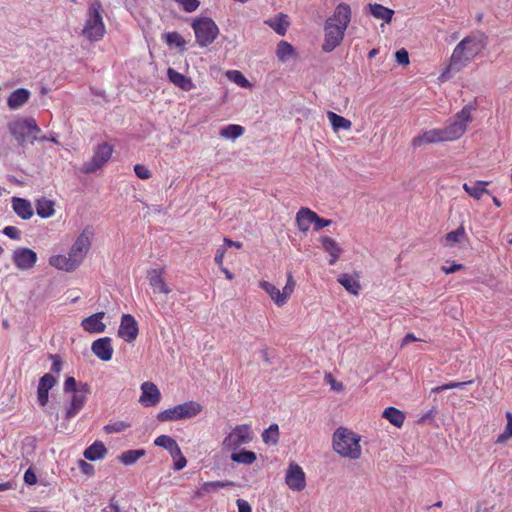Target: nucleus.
<instances>
[{
    "label": "nucleus",
    "instance_id": "obj_16",
    "mask_svg": "<svg viewBox=\"0 0 512 512\" xmlns=\"http://www.w3.org/2000/svg\"><path fill=\"white\" fill-rule=\"evenodd\" d=\"M164 274V268L151 269L147 273L149 285L152 287V290L155 294L161 293L168 295L172 291V289L169 287V285L164 279Z\"/></svg>",
    "mask_w": 512,
    "mask_h": 512
},
{
    "label": "nucleus",
    "instance_id": "obj_64",
    "mask_svg": "<svg viewBox=\"0 0 512 512\" xmlns=\"http://www.w3.org/2000/svg\"><path fill=\"white\" fill-rule=\"evenodd\" d=\"M415 341H418V338H416L413 333H408L402 339L401 347H404V346L408 345L410 342H415Z\"/></svg>",
    "mask_w": 512,
    "mask_h": 512
},
{
    "label": "nucleus",
    "instance_id": "obj_10",
    "mask_svg": "<svg viewBox=\"0 0 512 512\" xmlns=\"http://www.w3.org/2000/svg\"><path fill=\"white\" fill-rule=\"evenodd\" d=\"M259 286L270 296L271 300L275 303L276 306L282 307L287 303L293 294L296 287V282L292 273L289 272L287 274V281L282 292H280V290L274 284L265 280L260 281Z\"/></svg>",
    "mask_w": 512,
    "mask_h": 512
},
{
    "label": "nucleus",
    "instance_id": "obj_2",
    "mask_svg": "<svg viewBox=\"0 0 512 512\" xmlns=\"http://www.w3.org/2000/svg\"><path fill=\"white\" fill-rule=\"evenodd\" d=\"M93 231L85 227L71 245L67 255L56 254L49 257L51 267L67 273L74 272L84 262L92 245Z\"/></svg>",
    "mask_w": 512,
    "mask_h": 512
},
{
    "label": "nucleus",
    "instance_id": "obj_50",
    "mask_svg": "<svg viewBox=\"0 0 512 512\" xmlns=\"http://www.w3.org/2000/svg\"><path fill=\"white\" fill-rule=\"evenodd\" d=\"M184 11L194 12L198 9L200 2L198 0H180L177 2Z\"/></svg>",
    "mask_w": 512,
    "mask_h": 512
},
{
    "label": "nucleus",
    "instance_id": "obj_36",
    "mask_svg": "<svg viewBox=\"0 0 512 512\" xmlns=\"http://www.w3.org/2000/svg\"><path fill=\"white\" fill-rule=\"evenodd\" d=\"M146 455V451L144 449H131L124 451L118 457L119 461L125 466H130L135 464L140 458Z\"/></svg>",
    "mask_w": 512,
    "mask_h": 512
},
{
    "label": "nucleus",
    "instance_id": "obj_47",
    "mask_svg": "<svg viewBox=\"0 0 512 512\" xmlns=\"http://www.w3.org/2000/svg\"><path fill=\"white\" fill-rule=\"evenodd\" d=\"M229 78L234 81L240 87L246 88L250 86L249 81L246 77L238 70H232L228 72Z\"/></svg>",
    "mask_w": 512,
    "mask_h": 512
},
{
    "label": "nucleus",
    "instance_id": "obj_57",
    "mask_svg": "<svg viewBox=\"0 0 512 512\" xmlns=\"http://www.w3.org/2000/svg\"><path fill=\"white\" fill-rule=\"evenodd\" d=\"M225 252H226V248H225V247H223V246L219 247V248L216 250V254H215L214 260H215V263H216L219 267H222V266H223V260H224Z\"/></svg>",
    "mask_w": 512,
    "mask_h": 512
},
{
    "label": "nucleus",
    "instance_id": "obj_19",
    "mask_svg": "<svg viewBox=\"0 0 512 512\" xmlns=\"http://www.w3.org/2000/svg\"><path fill=\"white\" fill-rule=\"evenodd\" d=\"M56 382V378L50 373H46L40 378L37 387V402L40 406L45 407L47 405L49 390L55 386Z\"/></svg>",
    "mask_w": 512,
    "mask_h": 512
},
{
    "label": "nucleus",
    "instance_id": "obj_15",
    "mask_svg": "<svg viewBox=\"0 0 512 512\" xmlns=\"http://www.w3.org/2000/svg\"><path fill=\"white\" fill-rule=\"evenodd\" d=\"M138 332V323L134 316L131 314H123L118 329L119 337H121L124 341L131 343L136 340Z\"/></svg>",
    "mask_w": 512,
    "mask_h": 512
},
{
    "label": "nucleus",
    "instance_id": "obj_52",
    "mask_svg": "<svg viewBox=\"0 0 512 512\" xmlns=\"http://www.w3.org/2000/svg\"><path fill=\"white\" fill-rule=\"evenodd\" d=\"M325 380L327 381L328 384H330L331 389L334 391L340 392L344 389V385L341 382L337 381L335 378H333L331 374H327L325 376Z\"/></svg>",
    "mask_w": 512,
    "mask_h": 512
},
{
    "label": "nucleus",
    "instance_id": "obj_60",
    "mask_svg": "<svg viewBox=\"0 0 512 512\" xmlns=\"http://www.w3.org/2000/svg\"><path fill=\"white\" fill-rule=\"evenodd\" d=\"M463 265L462 264H456L454 263L453 265L451 266H442L441 267V270L445 273V274H451V273H455L461 269H463Z\"/></svg>",
    "mask_w": 512,
    "mask_h": 512
},
{
    "label": "nucleus",
    "instance_id": "obj_7",
    "mask_svg": "<svg viewBox=\"0 0 512 512\" xmlns=\"http://www.w3.org/2000/svg\"><path fill=\"white\" fill-rule=\"evenodd\" d=\"M191 27L195 34L196 43L200 47L211 45L219 35V28L210 17H196Z\"/></svg>",
    "mask_w": 512,
    "mask_h": 512
},
{
    "label": "nucleus",
    "instance_id": "obj_26",
    "mask_svg": "<svg viewBox=\"0 0 512 512\" xmlns=\"http://www.w3.org/2000/svg\"><path fill=\"white\" fill-rule=\"evenodd\" d=\"M315 212L307 207H301L296 213V225L298 229L306 233L310 229V225L314 224Z\"/></svg>",
    "mask_w": 512,
    "mask_h": 512
},
{
    "label": "nucleus",
    "instance_id": "obj_45",
    "mask_svg": "<svg viewBox=\"0 0 512 512\" xmlns=\"http://www.w3.org/2000/svg\"><path fill=\"white\" fill-rule=\"evenodd\" d=\"M175 444H178L175 439L168 435H160L154 440V445L164 448L168 452L173 450Z\"/></svg>",
    "mask_w": 512,
    "mask_h": 512
},
{
    "label": "nucleus",
    "instance_id": "obj_5",
    "mask_svg": "<svg viewBox=\"0 0 512 512\" xmlns=\"http://www.w3.org/2000/svg\"><path fill=\"white\" fill-rule=\"evenodd\" d=\"M471 105H465L455 116V120L443 128H436L439 143L455 141L461 138L467 130L469 123L472 122Z\"/></svg>",
    "mask_w": 512,
    "mask_h": 512
},
{
    "label": "nucleus",
    "instance_id": "obj_62",
    "mask_svg": "<svg viewBox=\"0 0 512 512\" xmlns=\"http://www.w3.org/2000/svg\"><path fill=\"white\" fill-rule=\"evenodd\" d=\"M174 460V469L177 471L182 470L187 464V460L183 455Z\"/></svg>",
    "mask_w": 512,
    "mask_h": 512
},
{
    "label": "nucleus",
    "instance_id": "obj_33",
    "mask_svg": "<svg viewBox=\"0 0 512 512\" xmlns=\"http://www.w3.org/2000/svg\"><path fill=\"white\" fill-rule=\"evenodd\" d=\"M338 282L351 294L358 295L361 290L360 282L357 277L348 273H343L339 276Z\"/></svg>",
    "mask_w": 512,
    "mask_h": 512
},
{
    "label": "nucleus",
    "instance_id": "obj_40",
    "mask_svg": "<svg viewBox=\"0 0 512 512\" xmlns=\"http://www.w3.org/2000/svg\"><path fill=\"white\" fill-rule=\"evenodd\" d=\"M164 38H165V42L168 46H175V47L179 48L180 51L186 50V41L181 36L180 33L176 32V31L168 32L164 35Z\"/></svg>",
    "mask_w": 512,
    "mask_h": 512
},
{
    "label": "nucleus",
    "instance_id": "obj_63",
    "mask_svg": "<svg viewBox=\"0 0 512 512\" xmlns=\"http://www.w3.org/2000/svg\"><path fill=\"white\" fill-rule=\"evenodd\" d=\"M24 481L29 484L33 485L36 483V476L31 470H27L24 474Z\"/></svg>",
    "mask_w": 512,
    "mask_h": 512
},
{
    "label": "nucleus",
    "instance_id": "obj_49",
    "mask_svg": "<svg viewBox=\"0 0 512 512\" xmlns=\"http://www.w3.org/2000/svg\"><path fill=\"white\" fill-rule=\"evenodd\" d=\"M134 172L136 176L142 180H147L152 175L151 171L145 165L142 164H136L134 166Z\"/></svg>",
    "mask_w": 512,
    "mask_h": 512
},
{
    "label": "nucleus",
    "instance_id": "obj_58",
    "mask_svg": "<svg viewBox=\"0 0 512 512\" xmlns=\"http://www.w3.org/2000/svg\"><path fill=\"white\" fill-rule=\"evenodd\" d=\"M78 466L79 468L81 469V471L84 473V474H87V475H90L93 473L94 471V468L91 464L87 463L86 461L84 460H79L78 461Z\"/></svg>",
    "mask_w": 512,
    "mask_h": 512
},
{
    "label": "nucleus",
    "instance_id": "obj_34",
    "mask_svg": "<svg viewBox=\"0 0 512 512\" xmlns=\"http://www.w3.org/2000/svg\"><path fill=\"white\" fill-rule=\"evenodd\" d=\"M370 13L377 19H382L386 23H390L392 21L394 11L390 8H387L381 4L374 3L368 5Z\"/></svg>",
    "mask_w": 512,
    "mask_h": 512
},
{
    "label": "nucleus",
    "instance_id": "obj_56",
    "mask_svg": "<svg viewBox=\"0 0 512 512\" xmlns=\"http://www.w3.org/2000/svg\"><path fill=\"white\" fill-rule=\"evenodd\" d=\"M52 360L51 371L54 373H59L62 369V361L58 355H50Z\"/></svg>",
    "mask_w": 512,
    "mask_h": 512
},
{
    "label": "nucleus",
    "instance_id": "obj_44",
    "mask_svg": "<svg viewBox=\"0 0 512 512\" xmlns=\"http://www.w3.org/2000/svg\"><path fill=\"white\" fill-rule=\"evenodd\" d=\"M507 424L505 430L497 437L496 443L503 444L512 437V413L506 412Z\"/></svg>",
    "mask_w": 512,
    "mask_h": 512
},
{
    "label": "nucleus",
    "instance_id": "obj_43",
    "mask_svg": "<svg viewBox=\"0 0 512 512\" xmlns=\"http://www.w3.org/2000/svg\"><path fill=\"white\" fill-rule=\"evenodd\" d=\"M294 52V47L286 41H280L277 45L276 55L278 59L282 62L286 61L289 57H291L294 54Z\"/></svg>",
    "mask_w": 512,
    "mask_h": 512
},
{
    "label": "nucleus",
    "instance_id": "obj_29",
    "mask_svg": "<svg viewBox=\"0 0 512 512\" xmlns=\"http://www.w3.org/2000/svg\"><path fill=\"white\" fill-rule=\"evenodd\" d=\"M490 183V181L478 180L475 181L473 185L464 183L462 187L469 196L476 200H479L484 194H490V191L486 189V186L489 185Z\"/></svg>",
    "mask_w": 512,
    "mask_h": 512
},
{
    "label": "nucleus",
    "instance_id": "obj_12",
    "mask_svg": "<svg viewBox=\"0 0 512 512\" xmlns=\"http://www.w3.org/2000/svg\"><path fill=\"white\" fill-rule=\"evenodd\" d=\"M113 153V147L108 143L99 144L95 151L91 161L86 162L82 166V172L86 174H92L97 170L101 169L105 163L109 161Z\"/></svg>",
    "mask_w": 512,
    "mask_h": 512
},
{
    "label": "nucleus",
    "instance_id": "obj_53",
    "mask_svg": "<svg viewBox=\"0 0 512 512\" xmlns=\"http://www.w3.org/2000/svg\"><path fill=\"white\" fill-rule=\"evenodd\" d=\"M332 221L328 219H324L318 216V214L315 212L314 216V230L318 231L324 227H327L331 225Z\"/></svg>",
    "mask_w": 512,
    "mask_h": 512
},
{
    "label": "nucleus",
    "instance_id": "obj_17",
    "mask_svg": "<svg viewBox=\"0 0 512 512\" xmlns=\"http://www.w3.org/2000/svg\"><path fill=\"white\" fill-rule=\"evenodd\" d=\"M161 399V393L156 384L146 381L141 385L139 402L145 407L156 406Z\"/></svg>",
    "mask_w": 512,
    "mask_h": 512
},
{
    "label": "nucleus",
    "instance_id": "obj_51",
    "mask_svg": "<svg viewBox=\"0 0 512 512\" xmlns=\"http://www.w3.org/2000/svg\"><path fill=\"white\" fill-rule=\"evenodd\" d=\"M396 61L400 65H408L409 64V54L406 49L402 48L395 53Z\"/></svg>",
    "mask_w": 512,
    "mask_h": 512
},
{
    "label": "nucleus",
    "instance_id": "obj_4",
    "mask_svg": "<svg viewBox=\"0 0 512 512\" xmlns=\"http://www.w3.org/2000/svg\"><path fill=\"white\" fill-rule=\"evenodd\" d=\"M333 449L343 458L357 460L361 457L362 449L360 436L352 430L339 427L333 434Z\"/></svg>",
    "mask_w": 512,
    "mask_h": 512
},
{
    "label": "nucleus",
    "instance_id": "obj_27",
    "mask_svg": "<svg viewBox=\"0 0 512 512\" xmlns=\"http://www.w3.org/2000/svg\"><path fill=\"white\" fill-rule=\"evenodd\" d=\"M232 481H209L201 485V487L194 493V498H202L203 496L217 492L221 488L233 486Z\"/></svg>",
    "mask_w": 512,
    "mask_h": 512
},
{
    "label": "nucleus",
    "instance_id": "obj_25",
    "mask_svg": "<svg viewBox=\"0 0 512 512\" xmlns=\"http://www.w3.org/2000/svg\"><path fill=\"white\" fill-rule=\"evenodd\" d=\"M167 77L171 83L183 91H190L195 87L191 78L186 77L184 74L177 72L173 68L167 69Z\"/></svg>",
    "mask_w": 512,
    "mask_h": 512
},
{
    "label": "nucleus",
    "instance_id": "obj_22",
    "mask_svg": "<svg viewBox=\"0 0 512 512\" xmlns=\"http://www.w3.org/2000/svg\"><path fill=\"white\" fill-rule=\"evenodd\" d=\"M319 242L324 252L329 254V264L334 265L339 260L343 250L336 240L329 236H321Z\"/></svg>",
    "mask_w": 512,
    "mask_h": 512
},
{
    "label": "nucleus",
    "instance_id": "obj_23",
    "mask_svg": "<svg viewBox=\"0 0 512 512\" xmlns=\"http://www.w3.org/2000/svg\"><path fill=\"white\" fill-rule=\"evenodd\" d=\"M468 236L463 225H460L456 230L448 232L441 240V244L447 248H454L462 242H468Z\"/></svg>",
    "mask_w": 512,
    "mask_h": 512
},
{
    "label": "nucleus",
    "instance_id": "obj_46",
    "mask_svg": "<svg viewBox=\"0 0 512 512\" xmlns=\"http://www.w3.org/2000/svg\"><path fill=\"white\" fill-rule=\"evenodd\" d=\"M131 424L125 421H116L113 423H109L104 426V431L107 434L120 433L130 428Z\"/></svg>",
    "mask_w": 512,
    "mask_h": 512
},
{
    "label": "nucleus",
    "instance_id": "obj_30",
    "mask_svg": "<svg viewBox=\"0 0 512 512\" xmlns=\"http://www.w3.org/2000/svg\"><path fill=\"white\" fill-rule=\"evenodd\" d=\"M107 454V448L102 441H95L84 451V457L89 461L102 460Z\"/></svg>",
    "mask_w": 512,
    "mask_h": 512
},
{
    "label": "nucleus",
    "instance_id": "obj_6",
    "mask_svg": "<svg viewBox=\"0 0 512 512\" xmlns=\"http://www.w3.org/2000/svg\"><path fill=\"white\" fill-rule=\"evenodd\" d=\"M203 406L196 401H187L159 412L156 416L159 422L179 421L199 415Z\"/></svg>",
    "mask_w": 512,
    "mask_h": 512
},
{
    "label": "nucleus",
    "instance_id": "obj_38",
    "mask_svg": "<svg viewBox=\"0 0 512 512\" xmlns=\"http://www.w3.org/2000/svg\"><path fill=\"white\" fill-rule=\"evenodd\" d=\"M327 117L331 123V126L335 132L339 130H349L352 127V122L349 119L344 118L332 111L327 112Z\"/></svg>",
    "mask_w": 512,
    "mask_h": 512
},
{
    "label": "nucleus",
    "instance_id": "obj_55",
    "mask_svg": "<svg viewBox=\"0 0 512 512\" xmlns=\"http://www.w3.org/2000/svg\"><path fill=\"white\" fill-rule=\"evenodd\" d=\"M76 387H77V382H76L74 377L66 378V380L64 382V391L65 392H73V393H75L76 391H78L76 389Z\"/></svg>",
    "mask_w": 512,
    "mask_h": 512
},
{
    "label": "nucleus",
    "instance_id": "obj_37",
    "mask_svg": "<svg viewBox=\"0 0 512 512\" xmlns=\"http://www.w3.org/2000/svg\"><path fill=\"white\" fill-rule=\"evenodd\" d=\"M382 416L398 428L402 427L405 421L404 413L395 407L386 408Z\"/></svg>",
    "mask_w": 512,
    "mask_h": 512
},
{
    "label": "nucleus",
    "instance_id": "obj_31",
    "mask_svg": "<svg viewBox=\"0 0 512 512\" xmlns=\"http://www.w3.org/2000/svg\"><path fill=\"white\" fill-rule=\"evenodd\" d=\"M435 143H439V138H438L436 128L424 131L421 134H419L418 136L414 137L412 140V146L414 148L421 147V146L427 145V144H435Z\"/></svg>",
    "mask_w": 512,
    "mask_h": 512
},
{
    "label": "nucleus",
    "instance_id": "obj_18",
    "mask_svg": "<svg viewBox=\"0 0 512 512\" xmlns=\"http://www.w3.org/2000/svg\"><path fill=\"white\" fill-rule=\"evenodd\" d=\"M89 393V386L88 384H82L81 388L78 389L75 393H73L70 405L66 409L65 417L67 419H70L74 416H76L79 411L83 408L87 394Z\"/></svg>",
    "mask_w": 512,
    "mask_h": 512
},
{
    "label": "nucleus",
    "instance_id": "obj_61",
    "mask_svg": "<svg viewBox=\"0 0 512 512\" xmlns=\"http://www.w3.org/2000/svg\"><path fill=\"white\" fill-rule=\"evenodd\" d=\"M223 242H224V244L222 246L225 247L226 249L229 248V247H235L237 249H240L243 246L242 242L233 241V240H231L230 238H227V237L224 238Z\"/></svg>",
    "mask_w": 512,
    "mask_h": 512
},
{
    "label": "nucleus",
    "instance_id": "obj_35",
    "mask_svg": "<svg viewBox=\"0 0 512 512\" xmlns=\"http://www.w3.org/2000/svg\"><path fill=\"white\" fill-rule=\"evenodd\" d=\"M54 202L52 200L41 198L36 201V213L41 218H50L55 214Z\"/></svg>",
    "mask_w": 512,
    "mask_h": 512
},
{
    "label": "nucleus",
    "instance_id": "obj_13",
    "mask_svg": "<svg viewBox=\"0 0 512 512\" xmlns=\"http://www.w3.org/2000/svg\"><path fill=\"white\" fill-rule=\"evenodd\" d=\"M285 483L292 491H303L306 487V475L302 467L291 462L285 473Z\"/></svg>",
    "mask_w": 512,
    "mask_h": 512
},
{
    "label": "nucleus",
    "instance_id": "obj_41",
    "mask_svg": "<svg viewBox=\"0 0 512 512\" xmlns=\"http://www.w3.org/2000/svg\"><path fill=\"white\" fill-rule=\"evenodd\" d=\"M279 427L276 423L271 424L262 433V439L265 444L276 445L279 440Z\"/></svg>",
    "mask_w": 512,
    "mask_h": 512
},
{
    "label": "nucleus",
    "instance_id": "obj_21",
    "mask_svg": "<svg viewBox=\"0 0 512 512\" xmlns=\"http://www.w3.org/2000/svg\"><path fill=\"white\" fill-rule=\"evenodd\" d=\"M92 352L102 361H109L113 355V347L109 337L95 340L91 346Z\"/></svg>",
    "mask_w": 512,
    "mask_h": 512
},
{
    "label": "nucleus",
    "instance_id": "obj_32",
    "mask_svg": "<svg viewBox=\"0 0 512 512\" xmlns=\"http://www.w3.org/2000/svg\"><path fill=\"white\" fill-rule=\"evenodd\" d=\"M278 35L284 36L289 27L288 16L284 13H279L273 19L266 21Z\"/></svg>",
    "mask_w": 512,
    "mask_h": 512
},
{
    "label": "nucleus",
    "instance_id": "obj_54",
    "mask_svg": "<svg viewBox=\"0 0 512 512\" xmlns=\"http://www.w3.org/2000/svg\"><path fill=\"white\" fill-rule=\"evenodd\" d=\"M3 233L11 239L18 240L20 239V230L15 226H6L3 229Z\"/></svg>",
    "mask_w": 512,
    "mask_h": 512
},
{
    "label": "nucleus",
    "instance_id": "obj_42",
    "mask_svg": "<svg viewBox=\"0 0 512 512\" xmlns=\"http://www.w3.org/2000/svg\"><path fill=\"white\" fill-rule=\"evenodd\" d=\"M244 127L237 124H230L221 129L220 135L227 139H236L244 134Z\"/></svg>",
    "mask_w": 512,
    "mask_h": 512
},
{
    "label": "nucleus",
    "instance_id": "obj_9",
    "mask_svg": "<svg viewBox=\"0 0 512 512\" xmlns=\"http://www.w3.org/2000/svg\"><path fill=\"white\" fill-rule=\"evenodd\" d=\"M8 129L11 135L20 145H24L29 137L33 143L37 140V135L41 129L33 118H19L9 122Z\"/></svg>",
    "mask_w": 512,
    "mask_h": 512
},
{
    "label": "nucleus",
    "instance_id": "obj_28",
    "mask_svg": "<svg viewBox=\"0 0 512 512\" xmlns=\"http://www.w3.org/2000/svg\"><path fill=\"white\" fill-rule=\"evenodd\" d=\"M30 98V92L25 88H19L13 91L7 98V105L15 110L22 107Z\"/></svg>",
    "mask_w": 512,
    "mask_h": 512
},
{
    "label": "nucleus",
    "instance_id": "obj_20",
    "mask_svg": "<svg viewBox=\"0 0 512 512\" xmlns=\"http://www.w3.org/2000/svg\"><path fill=\"white\" fill-rule=\"evenodd\" d=\"M104 317L105 312L103 311L92 314L81 321V327L91 334L103 333L106 329V325L102 321Z\"/></svg>",
    "mask_w": 512,
    "mask_h": 512
},
{
    "label": "nucleus",
    "instance_id": "obj_8",
    "mask_svg": "<svg viewBox=\"0 0 512 512\" xmlns=\"http://www.w3.org/2000/svg\"><path fill=\"white\" fill-rule=\"evenodd\" d=\"M105 25L101 16V5L93 3L88 11V19L85 22L82 34L91 42L100 41L105 34Z\"/></svg>",
    "mask_w": 512,
    "mask_h": 512
},
{
    "label": "nucleus",
    "instance_id": "obj_14",
    "mask_svg": "<svg viewBox=\"0 0 512 512\" xmlns=\"http://www.w3.org/2000/svg\"><path fill=\"white\" fill-rule=\"evenodd\" d=\"M37 253L30 248H17L12 254L14 265L22 271L32 269L37 262Z\"/></svg>",
    "mask_w": 512,
    "mask_h": 512
},
{
    "label": "nucleus",
    "instance_id": "obj_1",
    "mask_svg": "<svg viewBox=\"0 0 512 512\" xmlns=\"http://www.w3.org/2000/svg\"><path fill=\"white\" fill-rule=\"evenodd\" d=\"M486 47V36L483 33H472L464 37L453 49L449 64L441 73V81L448 80L452 73L463 70Z\"/></svg>",
    "mask_w": 512,
    "mask_h": 512
},
{
    "label": "nucleus",
    "instance_id": "obj_59",
    "mask_svg": "<svg viewBox=\"0 0 512 512\" xmlns=\"http://www.w3.org/2000/svg\"><path fill=\"white\" fill-rule=\"evenodd\" d=\"M238 512H252L250 504L244 499H238L236 501Z\"/></svg>",
    "mask_w": 512,
    "mask_h": 512
},
{
    "label": "nucleus",
    "instance_id": "obj_3",
    "mask_svg": "<svg viewBox=\"0 0 512 512\" xmlns=\"http://www.w3.org/2000/svg\"><path fill=\"white\" fill-rule=\"evenodd\" d=\"M352 11L347 3H339L333 14L327 18L324 24V42L322 50L332 52L343 41L345 32L351 22Z\"/></svg>",
    "mask_w": 512,
    "mask_h": 512
},
{
    "label": "nucleus",
    "instance_id": "obj_39",
    "mask_svg": "<svg viewBox=\"0 0 512 512\" xmlns=\"http://www.w3.org/2000/svg\"><path fill=\"white\" fill-rule=\"evenodd\" d=\"M257 459L256 454L253 451L243 450L240 452L233 451L231 454V460L236 463L251 465Z\"/></svg>",
    "mask_w": 512,
    "mask_h": 512
},
{
    "label": "nucleus",
    "instance_id": "obj_11",
    "mask_svg": "<svg viewBox=\"0 0 512 512\" xmlns=\"http://www.w3.org/2000/svg\"><path fill=\"white\" fill-rule=\"evenodd\" d=\"M253 432L249 424L236 425L223 439L222 448L226 451H237L242 445L250 443Z\"/></svg>",
    "mask_w": 512,
    "mask_h": 512
},
{
    "label": "nucleus",
    "instance_id": "obj_48",
    "mask_svg": "<svg viewBox=\"0 0 512 512\" xmlns=\"http://www.w3.org/2000/svg\"><path fill=\"white\" fill-rule=\"evenodd\" d=\"M471 383H472V381L449 382V383H446V384H443L441 386L433 388L432 392L439 393V392H442V391L448 390V389L462 388L463 386H465L467 384H471Z\"/></svg>",
    "mask_w": 512,
    "mask_h": 512
},
{
    "label": "nucleus",
    "instance_id": "obj_24",
    "mask_svg": "<svg viewBox=\"0 0 512 512\" xmlns=\"http://www.w3.org/2000/svg\"><path fill=\"white\" fill-rule=\"evenodd\" d=\"M11 202L13 211L21 219L29 220L33 216L34 210L29 200L20 197H13Z\"/></svg>",
    "mask_w": 512,
    "mask_h": 512
}]
</instances>
